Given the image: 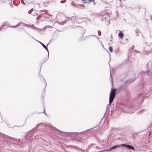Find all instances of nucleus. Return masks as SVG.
<instances>
[{"mask_svg": "<svg viewBox=\"0 0 152 152\" xmlns=\"http://www.w3.org/2000/svg\"><path fill=\"white\" fill-rule=\"evenodd\" d=\"M118 36L121 39H122L124 37V34L121 31H119Z\"/></svg>", "mask_w": 152, "mask_h": 152, "instance_id": "39448f33", "label": "nucleus"}, {"mask_svg": "<svg viewBox=\"0 0 152 152\" xmlns=\"http://www.w3.org/2000/svg\"><path fill=\"white\" fill-rule=\"evenodd\" d=\"M39 42L41 44L42 46L47 51L48 53V57H49V51L48 49L46 48V47L45 46V45L43 44L42 42Z\"/></svg>", "mask_w": 152, "mask_h": 152, "instance_id": "423d86ee", "label": "nucleus"}, {"mask_svg": "<svg viewBox=\"0 0 152 152\" xmlns=\"http://www.w3.org/2000/svg\"><path fill=\"white\" fill-rule=\"evenodd\" d=\"M150 133H149V135H150Z\"/></svg>", "mask_w": 152, "mask_h": 152, "instance_id": "9b49d317", "label": "nucleus"}, {"mask_svg": "<svg viewBox=\"0 0 152 152\" xmlns=\"http://www.w3.org/2000/svg\"><path fill=\"white\" fill-rule=\"evenodd\" d=\"M122 146L124 147H127L128 149H131L133 150H134V148L132 146L130 145H126L124 144H122L121 145Z\"/></svg>", "mask_w": 152, "mask_h": 152, "instance_id": "7ed1b4c3", "label": "nucleus"}, {"mask_svg": "<svg viewBox=\"0 0 152 152\" xmlns=\"http://www.w3.org/2000/svg\"><path fill=\"white\" fill-rule=\"evenodd\" d=\"M15 26H13V27H13V28H14V27H15Z\"/></svg>", "mask_w": 152, "mask_h": 152, "instance_id": "1a4fd4ad", "label": "nucleus"}, {"mask_svg": "<svg viewBox=\"0 0 152 152\" xmlns=\"http://www.w3.org/2000/svg\"><path fill=\"white\" fill-rule=\"evenodd\" d=\"M45 110H44V112H45Z\"/></svg>", "mask_w": 152, "mask_h": 152, "instance_id": "ddd939ff", "label": "nucleus"}, {"mask_svg": "<svg viewBox=\"0 0 152 152\" xmlns=\"http://www.w3.org/2000/svg\"><path fill=\"white\" fill-rule=\"evenodd\" d=\"M46 85H47V84H46Z\"/></svg>", "mask_w": 152, "mask_h": 152, "instance_id": "9d476101", "label": "nucleus"}, {"mask_svg": "<svg viewBox=\"0 0 152 152\" xmlns=\"http://www.w3.org/2000/svg\"><path fill=\"white\" fill-rule=\"evenodd\" d=\"M19 26V25H17V26Z\"/></svg>", "mask_w": 152, "mask_h": 152, "instance_id": "f8f14e48", "label": "nucleus"}, {"mask_svg": "<svg viewBox=\"0 0 152 152\" xmlns=\"http://www.w3.org/2000/svg\"><path fill=\"white\" fill-rule=\"evenodd\" d=\"M109 50L110 52H112L113 51V49L112 47H110L109 48Z\"/></svg>", "mask_w": 152, "mask_h": 152, "instance_id": "0eeeda50", "label": "nucleus"}, {"mask_svg": "<svg viewBox=\"0 0 152 152\" xmlns=\"http://www.w3.org/2000/svg\"><path fill=\"white\" fill-rule=\"evenodd\" d=\"M83 3L85 4L86 3H89L91 2H93L94 4H95V1L94 0H83Z\"/></svg>", "mask_w": 152, "mask_h": 152, "instance_id": "20e7f679", "label": "nucleus"}, {"mask_svg": "<svg viewBox=\"0 0 152 152\" xmlns=\"http://www.w3.org/2000/svg\"><path fill=\"white\" fill-rule=\"evenodd\" d=\"M116 90L115 89H112L110 94L109 104L110 105L113 102L115 95Z\"/></svg>", "mask_w": 152, "mask_h": 152, "instance_id": "f257e3e1", "label": "nucleus"}, {"mask_svg": "<svg viewBox=\"0 0 152 152\" xmlns=\"http://www.w3.org/2000/svg\"><path fill=\"white\" fill-rule=\"evenodd\" d=\"M43 124H39L37 126H41L42 125H43Z\"/></svg>", "mask_w": 152, "mask_h": 152, "instance_id": "6e6552de", "label": "nucleus"}, {"mask_svg": "<svg viewBox=\"0 0 152 152\" xmlns=\"http://www.w3.org/2000/svg\"><path fill=\"white\" fill-rule=\"evenodd\" d=\"M120 147V146H119V145H116V146H113V147L111 148L108 150H103V151H99V152H103V151H110L113 149H115L117 148H118V147Z\"/></svg>", "mask_w": 152, "mask_h": 152, "instance_id": "f03ea898", "label": "nucleus"}]
</instances>
